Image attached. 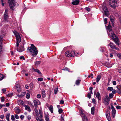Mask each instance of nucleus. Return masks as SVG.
Returning a JSON list of instances; mask_svg holds the SVG:
<instances>
[{"label":"nucleus","mask_w":121,"mask_h":121,"mask_svg":"<svg viewBox=\"0 0 121 121\" xmlns=\"http://www.w3.org/2000/svg\"><path fill=\"white\" fill-rule=\"evenodd\" d=\"M27 50L34 56H35L37 55L38 52L36 47L33 44H31L30 47L28 48Z\"/></svg>","instance_id":"1"},{"label":"nucleus","mask_w":121,"mask_h":121,"mask_svg":"<svg viewBox=\"0 0 121 121\" xmlns=\"http://www.w3.org/2000/svg\"><path fill=\"white\" fill-rule=\"evenodd\" d=\"M8 3L10 8L12 10H14L15 6L18 5L16 0H8Z\"/></svg>","instance_id":"2"},{"label":"nucleus","mask_w":121,"mask_h":121,"mask_svg":"<svg viewBox=\"0 0 121 121\" xmlns=\"http://www.w3.org/2000/svg\"><path fill=\"white\" fill-rule=\"evenodd\" d=\"M14 33L16 37V39L17 42L16 46V47H18L19 46V43L21 41V38L19 33L17 31L14 32Z\"/></svg>","instance_id":"3"},{"label":"nucleus","mask_w":121,"mask_h":121,"mask_svg":"<svg viewBox=\"0 0 121 121\" xmlns=\"http://www.w3.org/2000/svg\"><path fill=\"white\" fill-rule=\"evenodd\" d=\"M110 6L113 8H115L118 5V2L117 0H109Z\"/></svg>","instance_id":"4"},{"label":"nucleus","mask_w":121,"mask_h":121,"mask_svg":"<svg viewBox=\"0 0 121 121\" xmlns=\"http://www.w3.org/2000/svg\"><path fill=\"white\" fill-rule=\"evenodd\" d=\"M25 44L24 42H23V43H22L21 47L19 48H18V47H17L16 48L17 51L20 52H21L24 51V45Z\"/></svg>","instance_id":"5"},{"label":"nucleus","mask_w":121,"mask_h":121,"mask_svg":"<svg viewBox=\"0 0 121 121\" xmlns=\"http://www.w3.org/2000/svg\"><path fill=\"white\" fill-rule=\"evenodd\" d=\"M110 37L113 40L114 42L117 45H119L120 44L119 43V42L118 40V39L117 36L116 35H115V38H114V37H113L112 36H111Z\"/></svg>","instance_id":"6"},{"label":"nucleus","mask_w":121,"mask_h":121,"mask_svg":"<svg viewBox=\"0 0 121 121\" xmlns=\"http://www.w3.org/2000/svg\"><path fill=\"white\" fill-rule=\"evenodd\" d=\"M103 8L105 15L106 16H108L109 15V12L107 8L105 6H104Z\"/></svg>","instance_id":"7"},{"label":"nucleus","mask_w":121,"mask_h":121,"mask_svg":"<svg viewBox=\"0 0 121 121\" xmlns=\"http://www.w3.org/2000/svg\"><path fill=\"white\" fill-rule=\"evenodd\" d=\"M111 106L112 110V113L113 117H114L115 115L116 111L112 104H111Z\"/></svg>","instance_id":"8"},{"label":"nucleus","mask_w":121,"mask_h":121,"mask_svg":"<svg viewBox=\"0 0 121 121\" xmlns=\"http://www.w3.org/2000/svg\"><path fill=\"white\" fill-rule=\"evenodd\" d=\"M110 100L108 96H107L104 99V104L105 105H107L109 104Z\"/></svg>","instance_id":"9"},{"label":"nucleus","mask_w":121,"mask_h":121,"mask_svg":"<svg viewBox=\"0 0 121 121\" xmlns=\"http://www.w3.org/2000/svg\"><path fill=\"white\" fill-rule=\"evenodd\" d=\"M4 19L5 21L6 22L8 19V10L6 9L4 15Z\"/></svg>","instance_id":"10"},{"label":"nucleus","mask_w":121,"mask_h":121,"mask_svg":"<svg viewBox=\"0 0 121 121\" xmlns=\"http://www.w3.org/2000/svg\"><path fill=\"white\" fill-rule=\"evenodd\" d=\"M106 117L108 121H110L111 120V118L110 116V112L108 111H107L106 112Z\"/></svg>","instance_id":"11"},{"label":"nucleus","mask_w":121,"mask_h":121,"mask_svg":"<svg viewBox=\"0 0 121 121\" xmlns=\"http://www.w3.org/2000/svg\"><path fill=\"white\" fill-rule=\"evenodd\" d=\"M14 109L15 112L17 114H18L20 113L21 110L19 109L18 107H15L14 108Z\"/></svg>","instance_id":"12"},{"label":"nucleus","mask_w":121,"mask_h":121,"mask_svg":"<svg viewBox=\"0 0 121 121\" xmlns=\"http://www.w3.org/2000/svg\"><path fill=\"white\" fill-rule=\"evenodd\" d=\"M79 2L80 1L79 0H74L73 1L72 3V4L74 5H76L78 4Z\"/></svg>","instance_id":"13"},{"label":"nucleus","mask_w":121,"mask_h":121,"mask_svg":"<svg viewBox=\"0 0 121 121\" xmlns=\"http://www.w3.org/2000/svg\"><path fill=\"white\" fill-rule=\"evenodd\" d=\"M70 54L71 55V56L72 57L74 56L75 55H77V54H78V53H77L76 54V53H75V52L73 50L71 51H70Z\"/></svg>","instance_id":"14"},{"label":"nucleus","mask_w":121,"mask_h":121,"mask_svg":"<svg viewBox=\"0 0 121 121\" xmlns=\"http://www.w3.org/2000/svg\"><path fill=\"white\" fill-rule=\"evenodd\" d=\"M83 121H88V119L86 116L85 115L81 116Z\"/></svg>","instance_id":"15"},{"label":"nucleus","mask_w":121,"mask_h":121,"mask_svg":"<svg viewBox=\"0 0 121 121\" xmlns=\"http://www.w3.org/2000/svg\"><path fill=\"white\" fill-rule=\"evenodd\" d=\"M34 103L35 106H37L39 104V102L38 100H35L34 101Z\"/></svg>","instance_id":"16"},{"label":"nucleus","mask_w":121,"mask_h":121,"mask_svg":"<svg viewBox=\"0 0 121 121\" xmlns=\"http://www.w3.org/2000/svg\"><path fill=\"white\" fill-rule=\"evenodd\" d=\"M25 109L28 111L29 112L31 111V109H30V107L27 105H25Z\"/></svg>","instance_id":"17"},{"label":"nucleus","mask_w":121,"mask_h":121,"mask_svg":"<svg viewBox=\"0 0 121 121\" xmlns=\"http://www.w3.org/2000/svg\"><path fill=\"white\" fill-rule=\"evenodd\" d=\"M70 53V51H67L65 53V55L67 57H70L71 55Z\"/></svg>","instance_id":"18"},{"label":"nucleus","mask_w":121,"mask_h":121,"mask_svg":"<svg viewBox=\"0 0 121 121\" xmlns=\"http://www.w3.org/2000/svg\"><path fill=\"white\" fill-rule=\"evenodd\" d=\"M32 69L33 71H35V72H36L37 73H38L39 74H41V72L38 69H35L34 68H32Z\"/></svg>","instance_id":"19"},{"label":"nucleus","mask_w":121,"mask_h":121,"mask_svg":"<svg viewBox=\"0 0 121 121\" xmlns=\"http://www.w3.org/2000/svg\"><path fill=\"white\" fill-rule=\"evenodd\" d=\"M42 96L44 98L46 96L44 90L43 89L42 90Z\"/></svg>","instance_id":"20"},{"label":"nucleus","mask_w":121,"mask_h":121,"mask_svg":"<svg viewBox=\"0 0 121 121\" xmlns=\"http://www.w3.org/2000/svg\"><path fill=\"white\" fill-rule=\"evenodd\" d=\"M105 65L108 68L111 67L112 66V65L110 64L108 62H106L105 63Z\"/></svg>","instance_id":"21"},{"label":"nucleus","mask_w":121,"mask_h":121,"mask_svg":"<svg viewBox=\"0 0 121 121\" xmlns=\"http://www.w3.org/2000/svg\"><path fill=\"white\" fill-rule=\"evenodd\" d=\"M96 97L98 99L100 100V99L101 97L100 94L99 92H97L96 94Z\"/></svg>","instance_id":"22"},{"label":"nucleus","mask_w":121,"mask_h":121,"mask_svg":"<svg viewBox=\"0 0 121 121\" xmlns=\"http://www.w3.org/2000/svg\"><path fill=\"white\" fill-rule=\"evenodd\" d=\"M115 18L112 16H111L110 18V20L112 22H114Z\"/></svg>","instance_id":"23"},{"label":"nucleus","mask_w":121,"mask_h":121,"mask_svg":"<svg viewBox=\"0 0 121 121\" xmlns=\"http://www.w3.org/2000/svg\"><path fill=\"white\" fill-rule=\"evenodd\" d=\"M49 109L52 113L53 112V107L52 105H51L49 108Z\"/></svg>","instance_id":"24"},{"label":"nucleus","mask_w":121,"mask_h":121,"mask_svg":"<svg viewBox=\"0 0 121 121\" xmlns=\"http://www.w3.org/2000/svg\"><path fill=\"white\" fill-rule=\"evenodd\" d=\"M109 46L112 48H114L115 47V46L114 45L113 43H110L109 44Z\"/></svg>","instance_id":"25"},{"label":"nucleus","mask_w":121,"mask_h":121,"mask_svg":"<svg viewBox=\"0 0 121 121\" xmlns=\"http://www.w3.org/2000/svg\"><path fill=\"white\" fill-rule=\"evenodd\" d=\"M101 78V76L100 75H98L96 78V82H98L100 80Z\"/></svg>","instance_id":"26"},{"label":"nucleus","mask_w":121,"mask_h":121,"mask_svg":"<svg viewBox=\"0 0 121 121\" xmlns=\"http://www.w3.org/2000/svg\"><path fill=\"white\" fill-rule=\"evenodd\" d=\"M81 81V80H80L78 79L75 82L76 85H79Z\"/></svg>","instance_id":"27"},{"label":"nucleus","mask_w":121,"mask_h":121,"mask_svg":"<svg viewBox=\"0 0 121 121\" xmlns=\"http://www.w3.org/2000/svg\"><path fill=\"white\" fill-rule=\"evenodd\" d=\"M45 117V119L46 120V121H50L49 119V117L48 115L46 114Z\"/></svg>","instance_id":"28"},{"label":"nucleus","mask_w":121,"mask_h":121,"mask_svg":"<svg viewBox=\"0 0 121 121\" xmlns=\"http://www.w3.org/2000/svg\"><path fill=\"white\" fill-rule=\"evenodd\" d=\"M112 27L110 25H108L107 27V29L109 30V31L110 32L112 30Z\"/></svg>","instance_id":"29"},{"label":"nucleus","mask_w":121,"mask_h":121,"mask_svg":"<svg viewBox=\"0 0 121 121\" xmlns=\"http://www.w3.org/2000/svg\"><path fill=\"white\" fill-rule=\"evenodd\" d=\"M95 111V108L94 107H92L91 109V113L92 114H94Z\"/></svg>","instance_id":"30"},{"label":"nucleus","mask_w":121,"mask_h":121,"mask_svg":"<svg viewBox=\"0 0 121 121\" xmlns=\"http://www.w3.org/2000/svg\"><path fill=\"white\" fill-rule=\"evenodd\" d=\"M41 61H38L35 62V64L36 66H38L40 64Z\"/></svg>","instance_id":"31"},{"label":"nucleus","mask_w":121,"mask_h":121,"mask_svg":"<svg viewBox=\"0 0 121 121\" xmlns=\"http://www.w3.org/2000/svg\"><path fill=\"white\" fill-rule=\"evenodd\" d=\"M36 120L39 119L41 118L39 115L38 113H37V114L36 113Z\"/></svg>","instance_id":"32"},{"label":"nucleus","mask_w":121,"mask_h":121,"mask_svg":"<svg viewBox=\"0 0 121 121\" xmlns=\"http://www.w3.org/2000/svg\"><path fill=\"white\" fill-rule=\"evenodd\" d=\"M39 113L40 116V117L41 118H42L43 117V116L42 115V111L40 110H39Z\"/></svg>","instance_id":"33"},{"label":"nucleus","mask_w":121,"mask_h":121,"mask_svg":"<svg viewBox=\"0 0 121 121\" xmlns=\"http://www.w3.org/2000/svg\"><path fill=\"white\" fill-rule=\"evenodd\" d=\"M80 113L81 115V116H83V115H85L84 113L83 112V111L81 109L80 110H79Z\"/></svg>","instance_id":"34"},{"label":"nucleus","mask_w":121,"mask_h":121,"mask_svg":"<svg viewBox=\"0 0 121 121\" xmlns=\"http://www.w3.org/2000/svg\"><path fill=\"white\" fill-rule=\"evenodd\" d=\"M58 89L57 88H55L54 90V92L55 94H57V92L58 91Z\"/></svg>","instance_id":"35"},{"label":"nucleus","mask_w":121,"mask_h":121,"mask_svg":"<svg viewBox=\"0 0 121 121\" xmlns=\"http://www.w3.org/2000/svg\"><path fill=\"white\" fill-rule=\"evenodd\" d=\"M4 77L3 75L0 73V81L2 80L3 78Z\"/></svg>","instance_id":"36"},{"label":"nucleus","mask_w":121,"mask_h":121,"mask_svg":"<svg viewBox=\"0 0 121 121\" xmlns=\"http://www.w3.org/2000/svg\"><path fill=\"white\" fill-rule=\"evenodd\" d=\"M113 88L112 87H109L107 89L108 90L111 91H112L113 90Z\"/></svg>","instance_id":"37"},{"label":"nucleus","mask_w":121,"mask_h":121,"mask_svg":"<svg viewBox=\"0 0 121 121\" xmlns=\"http://www.w3.org/2000/svg\"><path fill=\"white\" fill-rule=\"evenodd\" d=\"M18 103H20V104L22 105L23 104V102L22 100H19L18 101Z\"/></svg>","instance_id":"38"},{"label":"nucleus","mask_w":121,"mask_h":121,"mask_svg":"<svg viewBox=\"0 0 121 121\" xmlns=\"http://www.w3.org/2000/svg\"><path fill=\"white\" fill-rule=\"evenodd\" d=\"M117 92L118 94L121 95V89H117Z\"/></svg>","instance_id":"39"},{"label":"nucleus","mask_w":121,"mask_h":121,"mask_svg":"<svg viewBox=\"0 0 121 121\" xmlns=\"http://www.w3.org/2000/svg\"><path fill=\"white\" fill-rule=\"evenodd\" d=\"M113 96V94L111 93L109 94V97L110 98H112Z\"/></svg>","instance_id":"40"},{"label":"nucleus","mask_w":121,"mask_h":121,"mask_svg":"<svg viewBox=\"0 0 121 121\" xmlns=\"http://www.w3.org/2000/svg\"><path fill=\"white\" fill-rule=\"evenodd\" d=\"M63 110L62 109L60 108L59 109L58 112L59 114L63 112Z\"/></svg>","instance_id":"41"},{"label":"nucleus","mask_w":121,"mask_h":121,"mask_svg":"<svg viewBox=\"0 0 121 121\" xmlns=\"http://www.w3.org/2000/svg\"><path fill=\"white\" fill-rule=\"evenodd\" d=\"M30 95L29 93H27L26 95V97L27 99H29L30 98Z\"/></svg>","instance_id":"42"},{"label":"nucleus","mask_w":121,"mask_h":121,"mask_svg":"<svg viewBox=\"0 0 121 121\" xmlns=\"http://www.w3.org/2000/svg\"><path fill=\"white\" fill-rule=\"evenodd\" d=\"M104 22L105 24H106L107 23V18H105L104 19Z\"/></svg>","instance_id":"43"},{"label":"nucleus","mask_w":121,"mask_h":121,"mask_svg":"<svg viewBox=\"0 0 121 121\" xmlns=\"http://www.w3.org/2000/svg\"><path fill=\"white\" fill-rule=\"evenodd\" d=\"M11 119L12 121L15 120V118L14 115H12L11 116Z\"/></svg>","instance_id":"44"},{"label":"nucleus","mask_w":121,"mask_h":121,"mask_svg":"<svg viewBox=\"0 0 121 121\" xmlns=\"http://www.w3.org/2000/svg\"><path fill=\"white\" fill-rule=\"evenodd\" d=\"M4 97H2L1 98V102H4Z\"/></svg>","instance_id":"45"},{"label":"nucleus","mask_w":121,"mask_h":121,"mask_svg":"<svg viewBox=\"0 0 121 121\" xmlns=\"http://www.w3.org/2000/svg\"><path fill=\"white\" fill-rule=\"evenodd\" d=\"M63 70H64L68 71L69 72V69L67 67L64 68L63 69Z\"/></svg>","instance_id":"46"},{"label":"nucleus","mask_w":121,"mask_h":121,"mask_svg":"<svg viewBox=\"0 0 121 121\" xmlns=\"http://www.w3.org/2000/svg\"><path fill=\"white\" fill-rule=\"evenodd\" d=\"M118 57L120 59H121V53H118L117 54Z\"/></svg>","instance_id":"47"},{"label":"nucleus","mask_w":121,"mask_h":121,"mask_svg":"<svg viewBox=\"0 0 121 121\" xmlns=\"http://www.w3.org/2000/svg\"><path fill=\"white\" fill-rule=\"evenodd\" d=\"M30 86L31 89L33 88V84L32 83H30Z\"/></svg>","instance_id":"48"},{"label":"nucleus","mask_w":121,"mask_h":121,"mask_svg":"<svg viewBox=\"0 0 121 121\" xmlns=\"http://www.w3.org/2000/svg\"><path fill=\"white\" fill-rule=\"evenodd\" d=\"M117 92V91H116L115 89H113L112 91V93L114 94H115Z\"/></svg>","instance_id":"49"},{"label":"nucleus","mask_w":121,"mask_h":121,"mask_svg":"<svg viewBox=\"0 0 121 121\" xmlns=\"http://www.w3.org/2000/svg\"><path fill=\"white\" fill-rule=\"evenodd\" d=\"M13 93H10L9 94H8V97H12V95H13Z\"/></svg>","instance_id":"50"},{"label":"nucleus","mask_w":121,"mask_h":121,"mask_svg":"<svg viewBox=\"0 0 121 121\" xmlns=\"http://www.w3.org/2000/svg\"><path fill=\"white\" fill-rule=\"evenodd\" d=\"M31 117L30 115H28L27 117V119L28 120L30 121L31 119Z\"/></svg>","instance_id":"51"},{"label":"nucleus","mask_w":121,"mask_h":121,"mask_svg":"<svg viewBox=\"0 0 121 121\" xmlns=\"http://www.w3.org/2000/svg\"><path fill=\"white\" fill-rule=\"evenodd\" d=\"M38 81H43V79L42 78H38Z\"/></svg>","instance_id":"52"},{"label":"nucleus","mask_w":121,"mask_h":121,"mask_svg":"<svg viewBox=\"0 0 121 121\" xmlns=\"http://www.w3.org/2000/svg\"><path fill=\"white\" fill-rule=\"evenodd\" d=\"M20 87V85L18 84H16V85L15 88L16 89L19 88Z\"/></svg>","instance_id":"53"},{"label":"nucleus","mask_w":121,"mask_h":121,"mask_svg":"<svg viewBox=\"0 0 121 121\" xmlns=\"http://www.w3.org/2000/svg\"><path fill=\"white\" fill-rule=\"evenodd\" d=\"M88 97L90 99L91 97V95L90 93H88L87 95Z\"/></svg>","instance_id":"54"},{"label":"nucleus","mask_w":121,"mask_h":121,"mask_svg":"<svg viewBox=\"0 0 121 121\" xmlns=\"http://www.w3.org/2000/svg\"><path fill=\"white\" fill-rule=\"evenodd\" d=\"M112 35L111 36H113V37H115V35H116L113 32H112L111 33Z\"/></svg>","instance_id":"55"},{"label":"nucleus","mask_w":121,"mask_h":121,"mask_svg":"<svg viewBox=\"0 0 121 121\" xmlns=\"http://www.w3.org/2000/svg\"><path fill=\"white\" fill-rule=\"evenodd\" d=\"M117 89H121V85H119L117 86Z\"/></svg>","instance_id":"56"},{"label":"nucleus","mask_w":121,"mask_h":121,"mask_svg":"<svg viewBox=\"0 0 121 121\" xmlns=\"http://www.w3.org/2000/svg\"><path fill=\"white\" fill-rule=\"evenodd\" d=\"M17 91L18 92H20V91H21V88H20V87L19 88H17Z\"/></svg>","instance_id":"57"},{"label":"nucleus","mask_w":121,"mask_h":121,"mask_svg":"<svg viewBox=\"0 0 121 121\" xmlns=\"http://www.w3.org/2000/svg\"><path fill=\"white\" fill-rule=\"evenodd\" d=\"M20 58L21 59H22L23 60H25V58L24 56H22L20 57Z\"/></svg>","instance_id":"58"},{"label":"nucleus","mask_w":121,"mask_h":121,"mask_svg":"<svg viewBox=\"0 0 121 121\" xmlns=\"http://www.w3.org/2000/svg\"><path fill=\"white\" fill-rule=\"evenodd\" d=\"M121 107L120 106L118 105L116 107V108L117 109H121Z\"/></svg>","instance_id":"59"},{"label":"nucleus","mask_w":121,"mask_h":121,"mask_svg":"<svg viewBox=\"0 0 121 121\" xmlns=\"http://www.w3.org/2000/svg\"><path fill=\"white\" fill-rule=\"evenodd\" d=\"M86 10L88 12H89L90 11V9L88 7H86Z\"/></svg>","instance_id":"60"},{"label":"nucleus","mask_w":121,"mask_h":121,"mask_svg":"<svg viewBox=\"0 0 121 121\" xmlns=\"http://www.w3.org/2000/svg\"><path fill=\"white\" fill-rule=\"evenodd\" d=\"M41 97V95L39 94H38L37 95V98H39Z\"/></svg>","instance_id":"61"},{"label":"nucleus","mask_w":121,"mask_h":121,"mask_svg":"<svg viewBox=\"0 0 121 121\" xmlns=\"http://www.w3.org/2000/svg\"><path fill=\"white\" fill-rule=\"evenodd\" d=\"M24 116L23 115H21L20 117V118L21 119H23L24 118Z\"/></svg>","instance_id":"62"},{"label":"nucleus","mask_w":121,"mask_h":121,"mask_svg":"<svg viewBox=\"0 0 121 121\" xmlns=\"http://www.w3.org/2000/svg\"><path fill=\"white\" fill-rule=\"evenodd\" d=\"M4 117V116L3 115H1L0 116V117L2 119H3Z\"/></svg>","instance_id":"63"},{"label":"nucleus","mask_w":121,"mask_h":121,"mask_svg":"<svg viewBox=\"0 0 121 121\" xmlns=\"http://www.w3.org/2000/svg\"><path fill=\"white\" fill-rule=\"evenodd\" d=\"M37 121H43V120H42L41 119V118H40L39 119H38L37 120Z\"/></svg>","instance_id":"64"}]
</instances>
